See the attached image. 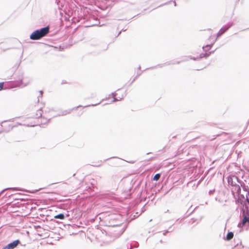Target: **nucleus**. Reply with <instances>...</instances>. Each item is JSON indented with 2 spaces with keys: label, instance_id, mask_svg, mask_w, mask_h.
<instances>
[{
  "label": "nucleus",
  "instance_id": "f257e3e1",
  "mask_svg": "<svg viewBox=\"0 0 249 249\" xmlns=\"http://www.w3.org/2000/svg\"><path fill=\"white\" fill-rule=\"evenodd\" d=\"M204 36L206 39V45L203 47L202 49L195 52L196 58L194 59L207 57L213 52L211 49L216 40V37L213 34V31L210 29L206 31L204 33Z\"/></svg>",
  "mask_w": 249,
  "mask_h": 249
},
{
  "label": "nucleus",
  "instance_id": "f03ea898",
  "mask_svg": "<svg viewBox=\"0 0 249 249\" xmlns=\"http://www.w3.org/2000/svg\"><path fill=\"white\" fill-rule=\"evenodd\" d=\"M49 28L48 27L37 30L30 35V38L32 40H38L46 36L49 33Z\"/></svg>",
  "mask_w": 249,
  "mask_h": 249
},
{
  "label": "nucleus",
  "instance_id": "7ed1b4c3",
  "mask_svg": "<svg viewBox=\"0 0 249 249\" xmlns=\"http://www.w3.org/2000/svg\"><path fill=\"white\" fill-rule=\"evenodd\" d=\"M19 243L18 240L14 241V242L8 244L6 246L3 248V249H14L18 244Z\"/></svg>",
  "mask_w": 249,
  "mask_h": 249
},
{
  "label": "nucleus",
  "instance_id": "20e7f679",
  "mask_svg": "<svg viewBox=\"0 0 249 249\" xmlns=\"http://www.w3.org/2000/svg\"><path fill=\"white\" fill-rule=\"evenodd\" d=\"M227 30V29H221V30H220V31L217 34V36L215 35V36L216 37V39L218 36H221L223 34H224L226 31ZM213 34L215 35L213 31Z\"/></svg>",
  "mask_w": 249,
  "mask_h": 249
},
{
  "label": "nucleus",
  "instance_id": "39448f33",
  "mask_svg": "<svg viewBox=\"0 0 249 249\" xmlns=\"http://www.w3.org/2000/svg\"><path fill=\"white\" fill-rule=\"evenodd\" d=\"M227 30V29H221V30H220V31L217 34V36L215 35V36L216 37V39L218 36H221L223 34H224L226 31ZM213 34L215 35L213 31Z\"/></svg>",
  "mask_w": 249,
  "mask_h": 249
},
{
  "label": "nucleus",
  "instance_id": "423d86ee",
  "mask_svg": "<svg viewBox=\"0 0 249 249\" xmlns=\"http://www.w3.org/2000/svg\"><path fill=\"white\" fill-rule=\"evenodd\" d=\"M233 233L232 232H229L226 236V240H230L233 237Z\"/></svg>",
  "mask_w": 249,
  "mask_h": 249
},
{
  "label": "nucleus",
  "instance_id": "0eeeda50",
  "mask_svg": "<svg viewBox=\"0 0 249 249\" xmlns=\"http://www.w3.org/2000/svg\"><path fill=\"white\" fill-rule=\"evenodd\" d=\"M54 217L56 219H63L64 218V215L62 213H60L55 215Z\"/></svg>",
  "mask_w": 249,
  "mask_h": 249
},
{
  "label": "nucleus",
  "instance_id": "6e6552de",
  "mask_svg": "<svg viewBox=\"0 0 249 249\" xmlns=\"http://www.w3.org/2000/svg\"><path fill=\"white\" fill-rule=\"evenodd\" d=\"M160 174H157L154 177L153 180L157 181L159 179V178H160Z\"/></svg>",
  "mask_w": 249,
  "mask_h": 249
},
{
  "label": "nucleus",
  "instance_id": "1a4fd4ad",
  "mask_svg": "<svg viewBox=\"0 0 249 249\" xmlns=\"http://www.w3.org/2000/svg\"><path fill=\"white\" fill-rule=\"evenodd\" d=\"M42 115L41 110H39L37 111V113L36 114V117H39Z\"/></svg>",
  "mask_w": 249,
  "mask_h": 249
},
{
  "label": "nucleus",
  "instance_id": "9d476101",
  "mask_svg": "<svg viewBox=\"0 0 249 249\" xmlns=\"http://www.w3.org/2000/svg\"><path fill=\"white\" fill-rule=\"evenodd\" d=\"M3 85V83H0V90H1L2 89Z\"/></svg>",
  "mask_w": 249,
  "mask_h": 249
},
{
  "label": "nucleus",
  "instance_id": "9b49d317",
  "mask_svg": "<svg viewBox=\"0 0 249 249\" xmlns=\"http://www.w3.org/2000/svg\"><path fill=\"white\" fill-rule=\"evenodd\" d=\"M68 113H69V112H67V111H65V112L64 113H63L62 115H66Z\"/></svg>",
  "mask_w": 249,
  "mask_h": 249
},
{
  "label": "nucleus",
  "instance_id": "f8f14e48",
  "mask_svg": "<svg viewBox=\"0 0 249 249\" xmlns=\"http://www.w3.org/2000/svg\"><path fill=\"white\" fill-rule=\"evenodd\" d=\"M237 188H238V190L237 191H240L241 189H240V187L239 186H238Z\"/></svg>",
  "mask_w": 249,
  "mask_h": 249
},
{
  "label": "nucleus",
  "instance_id": "ddd939ff",
  "mask_svg": "<svg viewBox=\"0 0 249 249\" xmlns=\"http://www.w3.org/2000/svg\"><path fill=\"white\" fill-rule=\"evenodd\" d=\"M40 94L42 95V91H40Z\"/></svg>",
  "mask_w": 249,
  "mask_h": 249
},
{
  "label": "nucleus",
  "instance_id": "4468645a",
  "mask_svg": "<svg viewBox=\"0 0 249 249\" xmlns=\"http://www.w3.org/2000/svg\"><path fill=\"white\" fill-rule=\"evenodd\" d=\"M5 190V189L1 191V193H2L3 191H4Z\"/></svg>",
  "mask_w": 249,
  "mask_h": 249
},
{
  "label": "nucleus",
  "instance_id": "2eb2a0df",
  "mask_svg": "<svg viewBox=\"0 0 249 249\" xmlns=\"http://www.w3.org/2000/svg\"><path fill=\"white\" fill-rule=\"evenodd\" d=\"M247 201L248 204H249V200L248 199H247Z\"/></svg>",
  "mask_w": 249,
  "mask_h": 249
}]
</instances>
